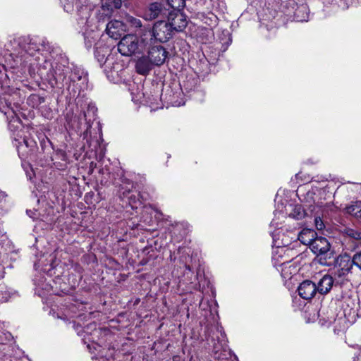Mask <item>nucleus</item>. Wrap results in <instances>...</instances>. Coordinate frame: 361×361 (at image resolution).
Segmentation results:
<instances>
[{
  "label": "nucleus",
  "mask_w": 361,
  "mask_h": 361,
  "mask_svg": "<svg viewBox=\"0 0 361 361\" xmlns=\"http://www.w3.org/2000/svg\"><path fill=\"white\" fill-rule=\"evenodd\" d=\"M47 144H51V142L49 140L43 139L40 141V145H41L42 151H44V149L47 147Z\"/></svg>",
  "instance_id": "nucleus-22"
},
{
  "label": "nucleus",
  "mask_w": 361,
  "mask_h": 361,
  "mask_svg": "<svg viewBox=\"0 0 361 361\" xmlns=\"http://www.w3.org/2000/svg\"><path fill=\"white\" fill-rule=\"evenodd\" d=\"M58 154H60V156L61 157L62 159L63 160H65L66 159V152L64 151H62V150H59L58 152Z\"/></svg>",
  "instance_id": "nucleus-25"
},
{
  "label": "nucleus",
  "mask_w": 361,
  "mask_h": 361,
  "mask_svg": "<svg viewBox=\"0 0 361 361\" xmlns=\"http://www.w3.org/2000/svg\"><path fill=\"white\" fill-rule=\"evenodd\" d=\"M166 6H168L169 11L171 10H181L184 8L185 1V0H164Z\"/></svg>",
  "instance_id": "nucleus-13"
},
{
  "label": "nucleus",
  "mask_w": 361,
  "mask_h": 361,
  "mask_svg": "<svg viewBox=\"0 0 361 361\" xmlns=\"http://www.w3.org/2000/svg\"><path fill=\"white\" fill-rule=\"evenodd\" d=\"M346 213L355 216L357 219H361V202H355L345 207Z\"/></svg>",
  "instance_id": "nucleus-12"
},
{
  "label": "nucleus",
  "mask_w": 361,
  "mask_h": 361,
  "mask_svg": "<svg viewBox=\"0 0 361 361\" xmlns=\"http://www.w3.org/2000/svg\"><path fill=\"white\" fill-rule=\"evenodd\" d=\"M353 257L346 252L339 255L334 260V277L345 278L353 273Z\"/></svg>",
  "instance_id": "nucleus-3"
},
{
  "label": "nucleus",
  "mask_w": 361,
  "mask_h": 361,
  "mask_svg": "<svg viewBox=\"0 0 361 361\" xmlns=\"http://www.w3.org/2000/svg\"><path fill=\"white\" fill-rule=\"evenodd\" d=\"M167 89H163L161 94L160 95V99H164L168 104H174L176 101L175 94L172 93V90H169V86L167 87Z\"/></svg>",
  "instance_id": "nucleus-14"
},
{
  "label": "nucleus",
  "mask_w": 361,
  "mask_h": 361,
  "mask_svg": "<svg viewBox=\"0 0 361 361\" xmlns=\"http://www.w3.org/2000/svg\"><path fill=\"white\" fill-rule=\"evenodd\" d=\"M6 196V195L5 194V192L0 190V199L1 197H5Z\"/></svg>",
  "instance_id": "nucleus-26"
},
{
  "label": "nucleus",
  "mask_w": 361,
  "mask_h": 361,
  "mask_svg": "<svg viewBox=\"0 0 361 361\" xmlns=\"http://www.w3.org/2000/svg\"><path fill=\"white\" fill-rule=\"evenodd\" d=\"M185 267H186V269H188L189 271H191V269H190V266H188V265H185Z\"/></svg>",
  "instance_id": "nucleus-27"
},
{
  "label": "nucleus",
  "mask_w": 361,
  "mask_h": 361,
  "mask_svg": "<svg viewBox=\"0 0 361 361\" xmlns=\"http://www.w3.org/2000/svg\"><path fill=\"white\" fill-rule=\"evenodd\" d=\"M300 209H301L300 207H295V212L297 211V214L294 215V216L296 217L298 219H300L303 216V214L300 212Z\"/></svg>",
  "instance_id": "nucleus-23"
},
{
  "label": "nucleus",
  "mask_w": 361,
  "mask_h": 361,
  "mask_svg": "<svg viewBox=\"0 0 361 361\" xmlns=\"http://www.w3.org/2000/svg\"><path fill=\"white\" fill-rule=\"evenodd\" d=\"M316 284L310 280L302 281L298 288L299 295L305 300L312 299L317 293Z\"/></svg>",
  "instance_id": "nucleus-7"
},
{
  "label": "nucleus",
  "mask_w": 361,
  "mask_h": 361,
  "mask_svg": "<svg viewBox=\"0 0 361 361\" xmlns=\"http://www.w3.org/2000/svg\"><path fill=\"white\" fill-rule=\"evenodd\" d=\"M181 10L166 8L164 4H159V31L166 32L164 39L159 38V42L167 41L172 37V32H181L188 25L186 16Z\"/></svg>",
  "instance_id": "nucleus-2"
},
{
  "label": "nucleus",
  "mask_w": 361,
  "mask_h": 361,
  "mask_svg": "<svg viewBox=\"0 0 361 361\" xmlns=\"http://www.w3.org/2000/svg\"><path fill=\"white\" fill-rule=\"evenodd\" d=\"M315 226L317 230L322 231L325 228L324 224L320 217H316L314 219Z\"/></svg>",
  "instance_id": "nucleus-20"
},
{
  "label": "nucleus",
  "mask_w": 361,
  "mask_h": 361,
  "mask_svg": "<svg viewBox=\"0 0 361 361\" xmlns=\"http://www.w3.org/2000/svg\"><path fill=\"white\" fill-rule=\"evenodd\" d=\"M118 50L123 56H131L139 52V39L135 35L123 36L118 44Z\"/></svg>",
  "instance_id": "nucleus-4"
},
{
  "label": "nucleus",
  "mask_w": 361,
  "mask_h": 361,
  "mask_svg": "<svg viewBox=\"0 0 361 361\" xmlns=\"http://www.w3.org/2000/svg\"><path fill=\"white\" fill-rule=\"evenodd\" d=\"M37 142L31 137H24L18 147L19 156L23 159L34 160L37 158Z\"/></svg>",
  "instance_id": "nucleus-5"
},
{
  "label": "nucleus",
  "mask_w": 361,
  "mask_h": 361,
  "mask_svg": "<svg viewBox=\"0 0 361 361\" xmlns=\"http://www.w3.org/2000/svg\"><path fill=\"white\" fill-rule=\"evenodd\" d=\"M334 280L333 276L329 274H325L319 281L317 286L316 285V290L321 295L327 294L332 288Z\"/></svg>",
  "instance_id": "nucleus-9"
},
{
  "label": "nucleus",
  "mask_w": 361,
  "mask_h": 361,
  "mask_svg": "<svg viewBox=\"0 0 361 361\" xmlns=\"http://www.w3.org/2000/svg\"><path fill=\"white\" fill-rule=\"evenodd\" d=\"M84 76V73L80 69L75 68L72 70L70 79L73 82L80 80Z\"/></svg>",
  "instance_id": "nucleus-16"
},
{
  "label": "nucleus",
  "mask_w": 361,
  "mask_h": 361,
  "mask_svg": "<svg viewBox=\"0 0 361 361\" xmlns=\"http://www.w3.org/2000/svg\"><path fill=\"white\" fill-rule=\"evenodd\" d=\"M27 166L30 169V171H27L26 172L27 173V176L29 178L30 180H31L32 178V176H34L35 173H34L32 169L31 168V165L30 164H28Z\"/></svg>",
  "instance_id": "nucleus-24"
},
{
  "label": "nucleus",
  "mask_w": 361,
  "mask_h": 361,
  "mask_svg": "<svg viewBox=\"0 0 361 361\" xmlns=\"http://www.w3.org/2000/svg\"><path fill=\"white\" fill-rule=\"evenodd\" d=\"M161 52V56H163V59L161 60L159 58V66L161 63H163L165 62L166 59L169 57V52L166 51V49H164L163 47L159 46V53Z\"/></svg>",
  "instance_id": "nucleus-19"
},
{
  "label": "nucleus",
  "mask_w": 361,
  "mask_h": 361,
  "mask_svg": "<svg viewBox=\"0 0 361 361\" xmlns=\"http://www.w3.org/2000/svg\"><path fill=\"white\" fill-rule=\"evenodd\" d=\"M158 17V3H152L145 10L143 18L146 20L151 21Z\"/></svg>",
  "instance_id": "nucleus-11"
},
{
  "label": "nucleus",
  "mask_w": 361,
  "mask_h": 361,
  "mask_svg": "<svg viewBox=\"0 0 361 361\" xmlns=\"http://www.w3.org/2000/svg\"><path fill=\"white\" fill-rule=\"evenodd\" d=\"M345 233L350 238L361 240V231L357 228H346Z\"/></svg>",
  "instance_id": "nucleus-15"
},
{
  "label": "nucleus",
  "mask_w": 361,
  "mask_h": 361,
  "mask_svg": "<svg viewBox=\"0 0 361 361\" xmlns=\"http://www.w3.org/2000/svg\"><path fill=\"white\" fill-rule=\"evenodd\" d=\"M316 233L313 230L303 229L299 234L298 239L304 245L311 247V243L314 240Z\"/></svg>",
  "instance_id": "nucleus-10"
},
{
  "label": "nucleus",
  "mask_w": 361,
  "mask_h": 361,
  "mask_svg": "<svg viewBox=\"0 0 361 361\" xmlns=\"http://www.w3.org/2000/svg\"><path fill=\"white\" fill-rule=\"evenodd\" d=\"M123 26L124 25L121 21H110L106 25V33L110 37L117 39L121 37L123 34Z\"/></svg>",
  "instance_id": "nucleus-8"
},
{
  "label": "nucleus",
  "mask_w": 361,
  "mask_h": 361,
  "mask_svg": "<svg viewBox=\"0 0 361 361\" xmlns=\"http://www.w3.org/2000/svg\"><path fill=\"white\" fill-rule=\"evenodd\" d=\"M122 1L121 0H108L106 3V6L108 7V9H118L121 7Z\"/></svg>",
  "instance_id": "nucleus-17"
},
{
  "label": "nucleus",
  "mask_w": 361,
  "mask_h": 361,
  "mask_svg": "<svg viewBox=\"0 0 361 361\" xmlns=\"http://www.w3.org/2000/svg\"><path fill=\"white\" fill-rule=\"evenodd\" d=\"M353 267L361 271V252L355 253L353 256Z\"/></svg>",
  "instance_id": "nucleus-18"
},
{
  "label": "nucleus",
  "mask_w": 361,
  "mask_h": 361,
  "mask_svg": "<svg viewBox=\"0 0 361 361\" xmlns=\"http://www.w3.org/2000/svg\"><path fill=\"white\" fill-rule=\"evenodd\" d=\"M157 22L153 25L145 28L143 33V41L149 45L148 55L140 58L135 64L137 72L141 75H146L155 66L158 65V47L157 42Z\"/></svg>",
  "instance_id": "nucleus-1"
},
{
  "label": "nucleus",
  "mask_w": 361,
  "mask_h": 361,
  "mask_svg": "<svg viewBox=\"0 0 361 361\" xmlns=\"http://www.w3.org/2000/svg\"><path fill=\"white\" fill-rule=\"evenodd\" d=\"M64 9L68 13L73 11V2L68 1V2L64 4Z\"/></svg>",
  "instance_id": "nucleus-21"
},
{
  "label": "nucleus",
  "mask_w": 361,
  "mask_h": 361,
  "mask_svg": "<svg viewBox=\"0 0 361 361\" xmlns=\"http://www.w3.org/2000/svg\"><path fill=\"white\" fill-rule=\"evenodd\" d=\"M310 249L317 256L324 255L331 250V244L324 237H315Z\"/></svg>",
  "instance_id": "nucleus-6"
}]
</instances>
